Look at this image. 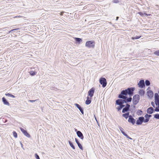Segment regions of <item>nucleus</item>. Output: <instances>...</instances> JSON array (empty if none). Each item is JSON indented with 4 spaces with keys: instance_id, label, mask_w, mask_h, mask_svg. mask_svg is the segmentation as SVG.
I'll return each instance as SVG.
<instances>
[{
    "instance_id": "nucleus-10",
    "label": "nucleus",
    "mask_w": 159,
    "mask_h": 159,
    "mask_svg": "<svg viewBox=\"0 0 159 159\" xmlns=\"http://www.w3.org/2000/svg\"><path fill=\"white\" fill-rule=\"evenodd\" d=\"M94 90L95 89L94 88H92L88 91V95L90 96L91 98H92L93 96Z\"/></svg>"
},
{
    "instance_id": "nucleus-39",
    "label": "nucleus",
    "mask_w": 159,
    "mask_h": 159,
    "mask_svg": "<svg viewBox=\"0 0 159 159\" xmlns=\"http://www.w3.org/2000/svg\"><path fill=\"white\" fill-rule=\"evenodd\" d=\"M155 111H159V106L156 107L154 110Z\"/></svg>"
},
{
    "instance_id": "nucleus-32",
    "label": "nucleus",
    "mask_w": 159,
    "mask_h": 159,
    "mask_svg": "<svg viewBox=\"0 0 159 159\" xmlns=\"http://www.w3.org/2000/svg\"><path fill=\"white\" fill-rule=\"evenodd\" d=\"M154 118L156 119H159V114H156L154 115Z\"/></svg>"
},
{
    "instance_id": "nucleus-28",
    "label": "nucleus",
    "mask_w": 159,
    "mask_h": 159,
    "mask_svg": "<svg viewBox=\"0 0 159 159\" xmlns=\"http://www.w3.org/2000/svg\"><path fill=\"white\" fill-rule=\"evenodd\" d=\"M5 95L6 96H7L8 97H12V98H15V96H14V95H12L11 94L9 93H6L5 94Z\"/></svg>"
},
{
    "instance_id": "nucleus-13",
    "label": "nucleus",
    "mask_w": 159,
    "mask_h": 159,
    "mask_svg": "<svg viewBox=\"0 0 159 159\" xmlns=\"http://www.w3.org/2000/svg\"><path fill=\"white\" fill-rule=\"evenodd\" d=\"M20 129L21 131L24 134L25 136L29 138L30 137V135L27 133L26 130H25L22 128H20Z\"/></svg>"
},
{
    "instance_id": "nucleus-1",
    "label": "nucleus",
    "mask_w": 159,
    "mask_h": 159,
    "mask_svg": "<svg viewBox=\"0 0 159 159\" xmlns=\"http://www.w3.org/2000/svg\"><path fill=\"white\" fill-rule=\"evenodd\" d=\"M95 46V42L93 40L88 41L86 42L85 46L89 48H93Z\"/></svg>"
},
{
    "instance_id": "nucleus-2",
    "label": "nucleus",
    "mask_w": 159,
    "mask_h": 159,
    "mask_svg": "<svg viewBox=\"0 0 159 159\" xmlns=\"http://www.w3.org/2000/svg\"><path fill=\"white\" fill-rule=\"evenodd\" d=\"M126 89L123 90L118 96V98L121 99H125L126 98V96L128 94L127 93Z\"/></svg>"
},
{
    "instance_id": "nucleus-41",
    "label": "nucleus",
    "mask_w": 159,
    "mask_h": 159,
    "mask_svg": "<svg viewBox=\"0 0 159 159\" xmlns=\"http://www.w3.org/2000/svg\"><path fill=\"white\" fill-rule=\"evenodd\" d=\"M35 156L36 159H40L39 156L37 154H35Z\"/></svg>"
},
{
    "instance_id": "nucleus-55",
    "label": "nucleus",
    "mask_w": 159,
    "mask_h": 159,
    "mask_svg": "<svg viewBox=\"0 0 159 159\" xmlns=\"http://www.w3.org/2000/svg\"><path fill=\"white\" fill-rule=\"evenodd\" d=\"M133 107L134 108H135V106H134Z\"/></svg>"
},
{
    "instance_id": "nucleus-36",
    "label": "nucleus",
    "mask_w": 159,
    "mask_h": 159,
    "mask_svg": "<svg viewBox=\"0 0 159 159\" xmlns=\"http://www.w3.org/2000/svg\"><path fill=\"white\" fill-rule=\"evenodd\" d=\"M51 72H50L49 74V75L50 76H54L53 74H55V73H52V72H54V70H50Z\"/></svg>"
},
{
    "instance_id": "nucleus-56",
    "label": "nucleus",
    "mask_w": 159,
    "mask_h": 159,
    "mask_svg": "<svg viewBox=\"0 0 159 159\" xmlns=\"http://www.w3.org/2000/svg\"><path fill=\"white\" fill-rule=\"evenodd\" d=\"M17 17V16H15V17H14V18H16V17Z\"/></svg>"
},
{
    "instance_id": "nucleus-6",
    "label": "nucleus",
    "mask_w": 159,
    "mask_h": 159,
    "mask_svg": "<svg viewBox=\"0 0 159 159\" xmlns=\"http://www.w3.org/2000/svg\"><path fill=\"white\" fill-rule=\"evenodd\" d=\"M155 103L157 106H159V97L157 93H155L154 95Z\"/></svg>"
},
{
    "instance_id": "nucleus-50",
    "label": "nucleus",
    "mask_w": 159,
    "mask_h": 159,
    "mask_svg": "<svg viewBox=\"0 0 159 159\" xmlns=\"http://www.w3.org/2000/svg\"><path fill=\"white\" fill-rule=\"evenodd\" d=\"M148 116V117L149 118V119H150V118L152 116V115H148V116Z\"/></svg>"
},
{
    "instance_id": "nucleus-19",
    "label": "nucleus",
    "mask_w": 159,
    "mask_h": 159,
    "mask_svg": "<svg viewBox=\"0 0 159 159\" xmlns=\"http://www.w3.org/2000/svg\"><path fill=\"white\" fill-rule=\"evenodd\" d=\"M2 101L3 102L5 105H7L8 106H10V103L5 98H4V97L2 98Z\"/></svg>"
},
{
    "instance_id": "nucleus-31",
    "label": "nucleus",
    "mask_w": 159,
    "mask_h": 159,
    "mask_svg": "<svg viewBox=\"0 0 159 159\" xmlns=\"http://www.w3.org/2000/svg\"><path fill=\"white\" fill-rule=\"evenodd\" d=\"M142 113V111L140 110H139L137 112V113L138 115H141Z\"/></svg>"
},
{
    "instance_id": "nucleus-23",
    "label": "nucleus",
    "mask_w": 159,
    "mask_h": 159,
    "mask_svg": "<svg viewBox=\"0 0 159 159\" xmlns=\"http://www.w3.org/2000/svg\"><path fill=\"white\" fill-rule=\"evenodd\" d=\"M145 91L143 89H140L139 91V94L141 96H143L145 93Z\"/></svg>"
},
{
    "instance_id": "nucleus-5",
    "label": "nucleus",
    "mask_w": 159,
    "mask_h": 159,
    "mask_svg": "<svg viewBox=\"0 0 159 159\" xmlns=\"http://www.w3.org/2000/svg\"><path fill=\"white\" fill-rule=\"evenodd\" d=\"M126 89L127 92V93L130 96H131L133 94L135 88L134 87L129 88Z\"/></svg>"
},
{
    "instance_id": "nucleus-34",
    "label": "nucleus",
    "mask_w": 159,
    "mask_h": 159,
    "mask_svg": "<svg viewBox=\"0 0 159 159\" xmlns=\"http://www.w3.org/2000/svg\"><path fill=\"white\" fill-rule=\"evenodd\" d=\"M77 145H78V146L80 149L82 150L83 149L82 146L80 143H79L78 144H77Z\"/></svg>"
},
{
    "instance_id": "nucleus-42",
    "label": "nucleus",
    "mask_w": 159,
    "mask_h": 159,
    "mask_svg": "<svg viewBox=\"0 0 159 159\" xmlns=\"http://www.w3.org/2000/svg\"><path fill=\"white\" fill-rule=\"evenodd\" d=\"M149 120V119H144V120L143 121L145 123H146L148 122Z\"/></svg>"
},
{
    "instance_id": "nucleus-18",
    "label": "nucleus",
    "mask_w": 159,
    "mask_h": 159,
    "mask_svg": "<svg viewBox=\"0 0 159 159\" xmlns=\"http://www.w3.org/2000/svg\"><path fill=\"white\" fill-rule=\"evenodd\" d=\"M148 96L150 98L153 97V93L151 90H149L147 92Z\"/></svg>"
},
{
    "instance_id": "nucleus-15",
    "label": "nucleus",
    "mask_w": 159,
    "mask_h": 159,
    "mask_svg": "<svg viewBox=\"0 0 159 159\" xmlns=\"http://www.w3.org/2000/svg\"><path fill=\"white\" fill-rule=\"evenodd\" d=\"M75 105L80 110V112L83 114H84V112L83 108L81 107L79 104L75 103Z\"/></svg>"
},
{
    "instance_id": "nucleus-45",
    "label": "nucleus",
    "mask_w": 159,
    "mask_h": 159,
    "mask_svg": "<svg viewBox=\"0 0 159 159\" xmlns=\"http://www.w3.org/2000/svg\"><path fill=\"white\" fill-rule=\"evenodd\" d=\"M75 141L77 144H78L79 143H80L79 141H78V140L76 138H75Z\"/></svg>"
},
{
    "instance_id": "nucleus-40",
    "label": "nucleus",
    "mask_w": 159,
    "mask_h": 159,
    "mask_svg": "<svg viewBox=\"0 0 159 159\" xmlns=\"http://www.w3.org/2000/svg\"><path fill=\"white\" fill-rule=\"evenodd\" d=\"M124 135L127 138H128L129 139H132L131 138H130V137L128 136V135L127 134H125Z\"/></svg>"
},
{
    "instance_id": "nucleus-52",
    "label": "nucleus",
    "mask_w": 159,
    "mask_h": 159,
    "mask_svg": "<svg viewBox=\"0 0 159 159\" xmlns=\"http://www.w3.org/2000/svg\"><path fill=\"white\" fill-rule=\"evenodd\" d=\"M94 117H95V119L96 120V121L97 122V123H98V122L97 120V119H96V117H95V116H94Z\"/></svg>"
},
{
    "instance_id": "nucleus-3",
    "label": "nucleus",
    "mask_w": 159,
    "mask_h": 159,
    "mask_svg": "<svg viewBox=\"0 0 159 159\" xmlns=\"http://www.w3.org/2000/svg\"><path fill=\"white\" fill-rule=\"evenodd\" d=\"M140 100V97L138 94L135 95L133 97L132 102L134 105H136L139 102Z\"/></svg>"
},
{
    "instance_id": "nucleus-48",
    "label": "nucleus",
    "mask_w": 159,
    "mask_h": 159,
    "mask_svg": "<svg viewBox=\"0 0 159 159\" xmlns=\"http://www.w3.org/2000/svg\"><path fill=\"white\" fill-rule=\"evenodd\" d=\"M125 114L127 115L128 116H129V118L130 115H129V112H127V113H125Z\"/></svg>"
},
{
    "instance_id": "nucleus-12",
    "label": "nucleus",
    "mask_w": 159,
    "mask_h": 159,
    "mask_svg": "<svg viewBox=\"0 0 159 159\" xmlns=\"http://www.w3.org/2000/svg\"><path fill=\"white\" fill-rule=\"evenodd\" d=\"M138 86L141 88H143L145 86L144 81L143 80H141L139 81L138 84Z\"/></svg>"
},
{
    "instance_id": "nucleus-38",
    "label": "nucleus",
    "mask_w": 159,
    "mask_h": 159,
    "mask_svg": "<svg viewBox=\"0 0 159 159\" xmlns=\"http://www.w3.org/2000/svg\"><path fill=\"white\" fill-rule=\"evenodd\" d=\"M138 14H139L140 15L142 16H143L144 14V13H143L142 12H138Z\"/></svg>"
},
{
    "instance_id": "nucleus-7",
    "label": "nucleus",
    "mask_w": 159,
    "mask_h": 159,
    "mask_svg": "<svg viewBox=\"0 0 159 159\" xmlns=\"http://www.w3.org/2000/svg\"><path fill=\"white\" fill-rule=\"evenodd\" d=\"M144 120V117L141 116L139 117L136 122V124L137 125H141Z\"/></svg>"
},
{
    "instance_id": "nucleus-4",
    "label": "nucleus",
    "mask_w": 159,
    "mask_h": 159,
    "mask_svg": "<svg viewBox=\"0 0 159 159\" xmlns=\"http://www.w3.org/2000/svg\"><path fill=\"white\" fill-rule=\"evenodd\" d=\"M99 82L102 85L103 87H105L107 85V82L106 79L104 78H101L99 79Z\"/></svg>"
},
{
    "instance_id": "nucleus-46",
    "label": "nucleus",
    "mask_w": 159,
    "mask_h": 159,
    "mask_svg": "<svg viewBox=\"0 0 159 159\" xmlns=\"http://www.w3.org/2000/svg\"><path fill=\"white\" fill-rule=\"evenodd\" d=\"M151 104H152V106L154 108L155 107V105H154V104L153 102H151Z\"/></svg>"
},
{
    "instance_id": "nucleus-49",
    "label": "nucleus",
    "mask_w": 159,
    "mask_h": 159,
    "mask_svg": "<svg viewBox=\"0 0 159 159\" xmlns=\"http://www.w3.org/2000/svg\"><path fill=\"white\" fill-rule=\"evenodd\" d=\"M35 101H36V100H30V101L32 102H34Z\"/></svg>"
},
{
    "instance_id": "nucleus-53",
    "label": "nucleus",
    "mask_w": 159,
    "mask_h": 159,
    "mask_svg": "<svg viewBox=\"0 0 159 159\" xmlns=\"http://www.w3.org/2000/svg\"><path fill=\"white\" fill-rule=\"evenodd\" d=\"M75 131L76 132H77V131H78L77 130V129H75Z\"/></svg>"
},
{
    "instance_id": "nucleus-14",
    "label": "nucleus",
    "mask_w": 159,
    "mask_h": 159,
    "mask_svg": "<svg viewBox=\"0 0 159 159\" xmlns=\"http://www.w3.org/2000/svg\"><path fill=\"white\" fill-rule=\"evenodd\" d=\"M74 39L75 41V43L76 44H79L82 41V39L80 38L74 37Z\"/></svg>"
},
{
    "instance_id": "nucleus-9",
    "label": "nucleus",
    "mask_w": 159,
    "mask_h": 159,
    "mask_svg": "<svg viewBox=\"0 0 159 159\" xmlns=\"http://www.w3.org/2000/svg\"><path fill=\"white\" fill-rule=\"evenodd\" d=\"M130 107V105L128 104H127L126 106L124 107L122 111V112L123 113H125V112H127L129 111V108Z\"/></svg>"
},
{
    "instance_id": "nucleus-43",
    "label": "nucleus",
    "mask_w": 159,
    "mask_h": 159,
    "mask_svg": "<svg viewBox=\"0 0 159 159\" xmlns=\"http://www.w3.org/2000/svg\"><path fill=\"white\" fill-rule=\"evenodd\" d=\"M19 28H18V29H13V30H10V31H9V33H10V32H11L12 31H14V30H19Z\"/></svg>"
},
{
    "instance_id": "nucleus-44",
    "label": "nucleus",
    "mask_w": 159,
    "mask_h": 159,
    "mask_svg": "<svg viewBox=\"0 0 159 159\" xmlns=\"http://www.w3.org/2000/svg\"><path fill=\"white\" fill-rule=\"evenodd\" d=\"M148 116V114H146L144 116V117L145 118V119H149V118L148 117V116Z\"/></svg>"
},
{
    "instance_id": "nucleus-24",
    "label": "nucleus",
    "mask_w": 159,
    "mask_h": 159,
    "mask_svg": "<svg viewBox=\"0 0 159 159\" xmlns=\"http://www.w3.org/2000/svg\"><path fill=\"white\" fill-rule=\"evenodd\" d=\"M142 36V35L140 36H136L135 37H131L132 40L137 39L140 38Z\"/></svg>"
},
{
    "instance_id": "nucleus-29",
    "label": "nucleus",
    "mask_w": 159,
    "mask_h": 159,
    "mask_svg": "<svg viewBox=\"0 0 159 159\" xmlns=\"http://www.w3.org/2000/svg\"><path fill=\"white\" fill-rule=\"evenodd\" d=\"M153 54L155 56H159V50H157L156 51L154 52Z\"/></svg>"
},
{
    "instance_id": "nucleus-20",
    "label": "nucleus",
    "mask_w": 159,
    "mask_h": 159,
    "mask_svg": "<svg viewBox=\"0 0 159 159\" xmlns=\"http://www.w3.org/2000/svg\"><path fill=\"white\" fill-rule=\"evenodd\" d=\"M125 99V101L126 103H127L128 102H131L132 100V98L131 97H129V98H127L126 96V98L125 99Z\"/></svg>"
},
{
    "instance_id": "nucleus-8",
    "label": "nucleus",
    "mask_w": 159,
    "mask_h": 159,
    "mask_svg": "<svg viewBox=\"0 0 159 159\" xmlns=\"http://www.w3.org/2000/svg\"><path fill=\"white\" fill-rule=\"evenodd\" d=\"M126 102L124 99H118L116 100V104L117 105H120V104H123L125 103Z\"/></svg>"
},
{
    "instance_id": "nucleus-54",
    "label": "nucleus",
    "mask_w": 159,
    "mask_h": 159,
    "mask_svg": "<svg viewBox=\"0 0 159 159\" xmlns=\"http://www.w3.org/2000/svg\"><path fill=\"white\" fill-rule=\"evenodd\" d=\"M20 144L21 145L22 147L23 144H22V143L21 142H20Z\"/></svg>"
},
{
    "instance_id": "nucleus-37",
    "label": "nucleus",
    "mask_w": 159,
    "mask_h": 159,
    "mask_svg": "<svg viewBox=\"0 0 159 159\" xmlns=\"http://www.w3.org/2000/svg\"><path fill=\"white\" fill-rule=\"evenodd\" d=\"M122 116L123 117H125L126 119H127L128 117H129V116L125 113L122 114Z\"/></svg>"
},
{
    "instance_id": "nucleus-21",
    "label": "nucleus",
    "mask_w": 159,
    "mask_h": 159,
    "mask_svg": "<svg viewBox=\"0 0 159 159\" xmlns=\"http://www.w3.org/2000/svg\"><path fill=\"white\" fill-rule=\"evenodd\" d=\"M119 106L117 107V109L118 111H120V110L123 108L125 107V105L124 104H120V105H119Z\"/></svg>"
},
{
    "instance_id": "nucleus-17",
    "label": "nucleus",
    "mask_w": 159,
    "mask_h": 159,
    "mask_svg": "<svg viewBox=\"0 0 159 159\" xmlns=\"http://www.w3.org/2000/svg\"><path fill=\"white\" fill-rule=\"evenodd\" d=\"M147 111L148 113L151 114L153 112L154 109L152 107H150L147 109Z\"/></svg>"
},
{
    "instance_id": "nucleus-25",
    "label": "nucleus",
    "mask_w": 159,
    "mask_h": 159,
    "mask_svg": "<svg viewBox=\"0 0 159 159\" xmlns=\"http://www.w3.org/2000/svg\"><path fill=\"white\" fill-rule=\"evenodd\" d=\"M29 73L31 76H34L37 73L36 72L33 70H31L29 72Z\"/></svg>"
},
{
    "instance_id": "nucleus-16",
    "label": "nucleus",
    "mask_w": 159,
    "mask_h": 159,
    "mask_svg": "<svg viewBox=\"0 0 159 159\" xmlns=\"http://www.w3.org/2000/svg\"><path fill=\"white\" fill-rule=\"evenodd\" d=\"M77 134L78 136L81 139H83L84 136L82 133L80 131H77Z\"/></svg>"
},
{
    "instance_id": "nucleus-35",
    "label": "nucleus",
    "mask_w": 159,
    "mask_h": 159,
    "mask_svg": "<svg viewBox=\"0 0 159 159\" xmlns=\"http://www.w3.org/2000/svg\"><path fill=\"white\" fill-rule=\"evenodd\" d=\"M13 135L15 138H17V133L15 131H14L13 132Z\"/></svg>"
},
{
    "instance_id": "nucleus-26",
    "label": "nucleus",
    "mask_w": 159,
    "mask_h": 159,
    "mask_svg": "<svg viewBox=\"0 0 159 159\" xmlns=\"http://www.w3.org/2000/svg\"><path fill=\"white\" fill-rule=\"evenodd\" d=\"M118 127L121 132V133L124 135L126 133L124 132V129L122 128L120 126H118Z\"/></svg>"
},
{
    "instance_id": "nucleus-22",
    "label": "nucleus",
    "mask_w": 159,
    "mask_h": 159,
    "mask_svg": "<svg viewBox=\"0 0 159 159\" xmlns=\"http://www.w3.org/2000/svg\"><path fill=\"white\" fill-rule=\"evenodd\" d=\"M91 102V101L89 99V97H87V100L85 101V104L87 105H89L90 104Z\"/></svg>"
},
{
    "instance_id": "nucleus-33",
    "label": "nucleus",
    "mask_w": 159,
    "mask_h": 159,
    "mask_svg": "<svg viewBox=\"0 0 159 159\" xmlns=\"http://www.w3.org/2000/svg\"><path fill=\"white\" fill-rule=\"evenodd\" d=\"M112 2L115 3H118L120 2V1L119 0H113L112 1Z\"/></svg>"
},
{
    "instance_id": "nucleus-47",
    "label": "nucleus",
    "mask_w": 159,
    "mask_h": 159,
    "mask_svg": "<svg viewBox=\"0 0 159 159\" xmlns=\"http://www.w3.org/2000/svg\"><path fill=\"white\" fill-rule=\"evenodd\" d=\"M144 15H145L147 16H150V14H148L147 13H144Z\"/></svg>"
},
{
    "instance_id": "nucleus-11",
    "label": "nucleus",
    "mask_w": 159,
    "mask_h": 159,
    "mask_svg": "<svg viewBox=\"0 0 159 159\" xmlns=\"http://www.w3.org/2000/svg\"><path fill=\"white\" fill-rule=\"evenodd\" d=\"M128 121L130 123L134 125L135 123V120L133 117L131 115H130L128 120Z\"/></svg>"
},
{
    "instance_id": "nucleus-27",
    "label": "nucleus",
    "mask_w": 159,
    "mask_h": 159,
    "mask_svg": "<svg viewBox=\"0 0 159 159\" xmlns=\"http://www.w3.org/2000/svg\"><path fill=\"white\" fill-rule=\"evenodd\" d=\"M69 142V143L70 145V147L73 149H75V147L73 145V144L70 141H68Z\"/></svg>"
},
{
    "instance_id": "nucleus-51",
    "label": "nucleus",
    "mask_w": 159,
    "mask_h": 159,
    "mask_svg": "<svg viewBox=\"0 0 159 159\" xmlns=\"http://www.w3.org/2000/svg\"><path fill=\"white\" fill-rule=\"evenodd\" d=\"M119 17L118 16H117V17H116V20H118V19H119Z\"/></svg>"
},
{
    "instance_id": "nucleus-30",
    "label": "nucleus",
    "mask_w": 159,
    "mask_h": 159,
    "mask_svg": "<svg viewBox=\"0 0 159 159\" xmlns=\"http://www.w3.org/2000/svg\"><path fill=\"white\" fill-rule=\"evenodd\" d=\"M145 84L147 86H149L150 84V83L149 81L148 80H146L145 82Z\"/></svg>"
}]
</instances>
